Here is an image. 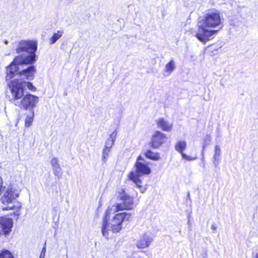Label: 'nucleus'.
<instances>
[{"label":"nucleus","instance_id":"nucleus-1","mask_svg":"<svg viewBox=\"0 0 258 258\" xmlns=\"http://www.w3.org/2000/svg\"><path fill=\"white\" fill-rule=\"evenodd\" d=\"M37 50V43L32 40H22L18 44L16 51L18 53H24L16 56L10 65L6 68V79H11L16 75L20 77L31 80L36 72L35 67L27 64H32L35 61V52Z\"/></svg>","mask_w":258,"mask_h":258},{"label":"nucleus","instance_id":"nucleus-2","mask_svg":"<svg viewBox=\"0 0 258 258\" xmlns=\"http://www.w3.org/2000/svg\"><path fill=\"white\" fill-rule=\"evenodd\" d=\"M222 18L219 11L213 9L209 11L198 22V30L196 37L202 42L206 43L213 35L216 34L221 29Z\"/></svg>","mask_w":258,"mask_h":258},{"label":"nucleus","instance_id":"nucleus-3","mask_svg":"<svg viewBox=\"0 0 258 258\" xmlns=\"http://www.w3.org/2000/svg\"><path fill=\"white\" fill-rule=\"evenodd\" d=\"M111 213L114 214L113 209L108 208L103 218L102 233L106 238H109L111 233H117L122 228V223L123 221H129L131 218V214L127 212L119 213L114 215L109 220Z\"/></svg>","mask_w":258,"mask_h":258},{"label":"nucleus","instance_id":"nucleus-4","mask_svg":"<svg viewBox=\"0 0 258 258\" xmlns=\"http://www.w3.org/2000/svg\"><path fill=\"white\" fill-rule=\"evenodd\" d=\"M135 167V171L130 172L127 177L135 183L140 191L144 193L146 191L147 188L142 185L143 181L141 177L144 175H149L151 172V168L141 156L138 157Z\"/></svg>","mask_w":258,"mask_h":258},{"label":"nucleus","instance_id":"nucleus-5","mask_svg":"<svg viewBox=\"0 0 258 258\" xmlns=\"http://www.w3.org/2000/svg\"><path fill=\"white\" fill-rule=\"evenodd\" d=\"M12 78L6 81H10L8 82V89L11 94L10 101L16 105L24 95L25 83H22V81L17 79L11 81Z\"/></svg>","mask_w":258,"mask_h":258},{"label":"nucleus","instance_id":"nucleus-6","mask_svg":"<svg viewBox=\"0 0 258 258\" xmlns=\"http://www.w3.org/2000/svg\"><path fill=\"white\" fill-rule=\"evenodd\" d=\"M38 101L39 98L37 96L30 94H27L24 95L19 101V103L16 105L23 108L25 109H33L35 107Z\"/></svg>","mask_w":258,"mask_h":258},{"label":"nucleus","instance_id":"nucleus-7","mask_svg":"<svg viewBox=\"0 0 258 258\" xmlns=\"http://www.w3.org/2000/svg\"><path fill=\"white\" fill-rule=\"evenodd\" d=\"M121 203H117L113 206V212L116 213L119 211L132 210L134 207V200L130 196L122 200Z\"/></svg>","mask_w":258,"mask_h":258},{"label":"nucleus","instance_id":"nucleus-8","mask_svg":"<svg viewBox=\"0 0 258 258\" xmlns=\"http://www.w3.org/2000/svg\"><path fill=\"white\" fill-rule=\"evenodd\" d=\"M19 195L18 191L9 187L4 196L1 198L2 202L3 204H7L14 201L15 199L19 196Z\"/></svg>","mask_w":258,"mask_h":258},{"label":"nucleus","instance_id":"nucleus-9","mask_svg":"<svg viewBox=\"0 0 258 258\" xmlns=\"http://www.w3.org/2000/svg\"><path fill=\"white\" fill-rule=\"evenodd\" d=\"M166 135L160 132L156 131L152 138V147L153 148H158L167 140Z\"/></svg>","mask_w":258,"mask_h":258},{"label":"nucleus","instance_id":"nucleus-10","mask_svg":"<svg viewBox=\"0 0 258 258\" xmlns=\"http://www.w3.org/2000/svg\"><path fill=\"white\" fill-rule=\"evenodd\" d=\"M186 147V143L184 141H180L178 142L175 146V150L181 154L183 159H184L185 160L187 161H193L197 159V156L193 157L187 155L186 154L183 153V151L185 149Z\"/></svg>","mask_w":258,"mask_h":258},{"label":"nucleus","instance_id":"nucleus-11","mask_svg":"<svg viewBox=\"0 0 258 258\" xmlns=\"http://www.w3.org/2000/svg\"><path fill=\"white\" fill-rule=\"evenodd\" d=\"M12 226L13 221L11 218L0 217V228H2L5 234L7 235L9 233Z\"/></svg>","mask_w":258,"mask_h":258},{"label":"nucleus","instance_id":"nucleus-12","mask_svg":"<svg viewBox=\"0 0 258 258\" xmlns=\"http://www.w3.org/2000/svg\"><path fill=\"white\" fill-rule=\"evenodd\" d=\"M152 241V238L149 235L144 234L138 241L137 246L139 248H146L149 246Z\"/></svg>","mask_w":258,"mask_h":258},{"label":"nucleus","instance_id":"nucleus-13","mask_svg":"<svg viewBox=\"0 0 258 258\" xmlns=\"http://www.w3.org/2000/svg\"><path fill=\"white\" fill-rule=\"evenodd\" d=\"M157 124L158 127L165 132H170L172 128L173 123L164 119L160 118L157 120Z\"/></svg>","mask_w":258,"mask_h":258},{"label":"nucleus","instance_id":"nucleus-14","mask_svg":"<svg viewBox=\"0 0 258 258\" xmlns=\"http://www.w3.org/2000/svg\"><path fill=\"white\" fill-rule=\"evenodd\" d=\"M50 164L54 175L58 178L60 177L61 173L60 172L61 168L59 164L58 159L56 157H53L51 159Z\"/></svg>","mask_w":258,"mask_h":258},{"label":"nucleus","instance_id":"nucleus-15","mask_svg":"<svg viewBox=\"0 0 258 258\" xmlns=\"http://www.w3.org/2000/svg\"><path fill=\"white\" fill-rule=\"evenodd\" d=\"M6 205H8L7 206L4 207L3 210H16L17 213V215H19L20 214L19 213V210L21 208V204L18 202H11L9 203L5 204Z\"/></svg>","mask_w":258,"mask_h":258},{"label":"nucleus","instance_id":"nucleus-16","mask_svg":"<svg viewBox=\"0 0 258 258\" xmlns=\"http://www.w3.org/2000/svg\"><path fill=\"white\" fill-rule=\"evenodd\" d=\"M221 150L219 146L216 145L214 150V154L213 157V162L215 167H218L220 162Z\"/></svg>","mask_w":258,"mask_h":258},{"label":"nucleus","instance_id":"nucleus-17","mask_svg":"<svg viewBox=\"0 0 258 258\" xmlns=\"http://www.w3.org/2000/svg\"><path fill=\"white\" fill-rule=\"evenodd\" d=\"M116 136L117 133L116 131H114L112 134H111L109 138L107 140L106 142L104 148L111 150L112 146H113L115 140Z\"/></svg>","mask_w":258,"mask_h":258},{"label":"nucleus","instance_id":"nucleus-18","mask_svg":"<svg viewBox=\"0 0 258 258\" xmlns=\"http://www.w3.org/2000/svg\"><path fill=\"white\" fill-rule=\"evenodd\" d=\"M175 69V62L173 59L170 60V61L166 64L165 67V72L166 74V76H169L172 72Z\"/></svg>","mask_w":258,"mask_h":258},{"label":"nucleus","instance_id":"nucleus-19","mask_svg":"<svg viewBox=\"0 0 258 258\" xmlns=\"http://www.w3.org/2000/svg\"><path fill=\"white\" fill-rule=\"evenodd\" d=\"M145 156L147 158L154 161H158L161 158L158 153L153 152L151 150H147L145 153Z\"/></svg>","mask_w":258,"mask_h":258},{"label":"nucleus","instance_id":"nucleus-20","mask_svg":"<svg viewBox=\"0 0 258 258\" xmlns=\"http://www.w3.org/2000/svg\"><path fill=\"white\" fill-rule=\"evenodd\" d=\"M63 32L62 31L58 30L54 33L52 36L49 39L50 44L54 43L57 40H58L62 35Z\"/></svg>","mask_w":258,"mask_h":258},{"label":"nucleus","instance_id":"nucleus-21","mask_svg":"<svg viewBox=\"0 0 258 258\" xmlns=\"http://www.w3.org/2000/svg\"><path fill=\"white\" fill-rule=\"evenodd\" d=\"M117 198L118 200L122 201V200L126 198L129 195L125 191L124 189L122 188H118L116 191Z\"/></svg>","mask_w":258,"mask_h":258},{"label":"nucleus","instance_id":"nucleus-22","mask_svg":"<svg viewBox=\"0 0 258 258\" xmlns=\"http://www.w3.org/2000/svg\"><path fill=\"white\" fill-rule=\"evenodd\" d=\"M110 152V150L104 148L103 150L102 155V161L104 163H106L107 159L109 157V153Z\"/></svg>","mask_w":258,"mask_h":258},{"label":"nucleus","instance_id":"nucleus-23","mask_svg":"<svg viewBox=\"0 0 258 258\" xmlns=\"http://www.w3.org/2000/svg\"><path fill=\"white\" fill-rule=\"evenodd\" d=\"M0 258H14L12 253L7 250H4L0 252Z\"/></svg>","mask_w":258,"mask_h":258},{"label":"nucleus","instance_id":"nucleus-24","mask_svg":"<svg viewBox=\"0 0 258 258\" xmlns=\"http://www.w3.org/2000/svg\"><path fill=\"white\" fill-rule=\"evenodd\" d=\"M211 141V137L210 135H207L205 137V138L204 139V142L203 145V152L204 150V149L206 147V146L209 145Z\"/></svg>","mask_w":258,"mask_h":258},{"label":"nucleus","instance_id":"nucleus-25","mask_svg":"<svg viewBox=\"0 0 258 258\" xmlns=\"http://www.w3.org/2000/svg\"><path fill=\"white\" fill-rule=\"evenodd\" d=\"M33 116L34 113H33L32 115L31 116H27L26 117L25 120V126L26 127H29L31 125L33 121Z\"/></svg>","mask_w":258,"mask_h":258},{"label":"nucleus","instance_id":"nucleus-26","mask_svg":"<svg viewBox=\"0 0 258 258\" xmlns=\"http://www.w3.org/2000/svg\"><path fill=\"white\" fill-rule=\"evenodd\" d=\"M22 83H25V88L27 87V88L32 91H35L36 88L33 85V84L30 82H28L26 81H22Z\"/></svg>","mask_w":258,"mask_h":258},{"label":"nucleus","instance_id":"nucleus-27","mask_svg":"<svg viewBox=\"0 0 258 258\" xmlns=\"http://www.w3.org/2000/svg\"><path fill=\"white\" fill-rule=\"evenodd\" d=\"M3 181L2 178L0 176V195L2 193V189L3 188Z\"/></svg>","mask_w":258,"mask_h":258},{"label":"nucleus","instance_id":"nucleus-28","mask_svg":"<svg viewBox=\"0 0 258 258\" xmlns=\"http://www.w3.org/2000/svg\"><path fill=\"white\" fill-rule=\"evenodd\" d=\"M41 252L45 254V252H46V242L44 243V246H43V247Z\"/></svg>","mask_w":258,"mask_h":258},{"label":"nucleus","instance_id":"nucleus-29","mask_svg":"<svg viewBox=\"0 0 258 258\" xmlns=\"http://www.w3.org/2000/svg\"><path fill=\"white\" fill-rule=\"evenodd\" d=\"M211 229L213 230H216V229H217V226L215 224H213L211 226Z\"/></svg>","mask_w":258,"mask_h":258},{"label":"nucleus","instance_id":"nucleus-30","mask_svg":"<svg viewBox=\"0 0 258 258\" xmlns=\"http://www.w3.org/2000/svg\"><path fill=\"white\" fill-rule=\"evenodd\" d=\"M45 256V253L41 252L40 254V256H39V257H40V258H44Z\"/></svg>","mask_w":258,"mask_h":258},{"label":"nucleus","instance_id":"nucleus-31","mask_svg":"<svg viewBox=\"0 0 258 258\" xmlns=\"http://www.w3.org/2000/svg\"><path fill=\"white\" fill-rule=\"evenodd\" d=\"M255 258H258V253L255 255Z\"/></svg>","mask_w":258,"mask_h":258},{"label":"nucleus","instance_id":"nucleus-32","mask_svg":"<svg viewBox=\"0 0 258 258\" xmlns=\"http://www.w3.org/2000/svg\"><path fill=\"white\" fill-rule=\"evenodd\" d=\"M39 258H40V257H39Z\"/></svg>","mask_w":258,"mask_h":258}]
</instances>
